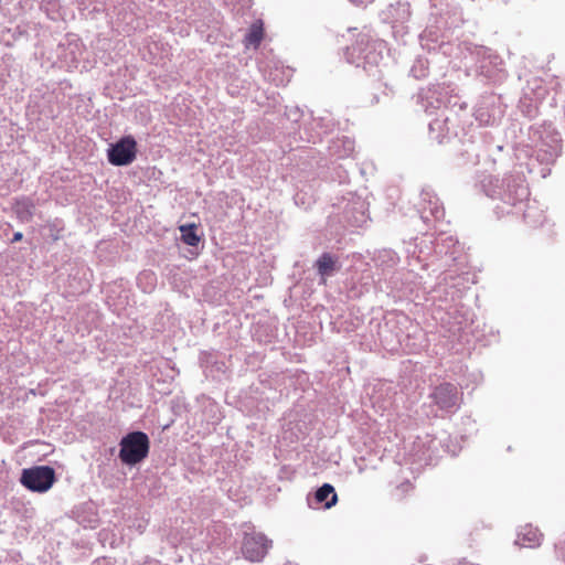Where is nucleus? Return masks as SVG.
<instances>
[{
  "label": "nucleus",
  "instance_id": "obj_1",
  "mask_svg": "<svg viewBox=\"0 0 565 565\" xmlns=\"http://www.w3.org/2000/svg\"><path fill=\"white\" fill-rule=\"evenodd\" d=\"M119 446V459L121 462L135 466L148 457L150 440L146 433L132 431L121 438Z\"/></svg>",
  "mask_w": 565,
  "mask_h": 565
},
{
  "label": "nucleus",
  "instance_id": "obj_2",
  "mask_svg": "<svg viewBox=\"0 0 565 565\" xmlns=\"http://www.w3.org/2000/svg\"><path fill=\"white\" fill-rule=\"evenodd\" d=\"M20 481L26 489L33 492H45L55 481V471L49 466L24 469Z\"/></svg>",
  "mask_w": 565,
  "mask_h": 565
},
{
  "label": "nucleus",
  "instance_id": "obj_3",
  "mask_svg": "<svg viewBox=\"0 0 565 565\" xmlns=\"http://www.w3.org/2000/svg\"><path fill=\"white\" fill-rule=\"evenodd\" d=\"M137 142L132 136H125L107 149L109 163L116 167L128 166L137 157Z\"/></svg>",
  "mask_w": 565,
  "mask_h": 565
},
{
  "label": "nucleus",
  "instance_id": "obj_4",
  "mask_svg": "<svg viewBox=\"0 0 565 565\" xmlns=\"http://www.w3.org/2000/svg\"><path fill=\"white\" fill-rule=\"evenodd\" d=\"M271 542L262 533H247L243 540L242 552L250 562H259L267 554Z\"/></svg>",
  "mask_w": 565,
  "mask_h": 565
},
{
  "label": "nucleus",
  "instance_id": "obj_5",
  "mask_svg": "<svg viewBox=\"0 0 565 565\" xmlns=\"http://www.w3.org/2000/svg\"><path fill=\"white\" fill-rule=\"evenodd\" d=\"M431 396L441 409H449L458 402V390L454 384L444 383L434 390Z\"/></svg>",
  "mask_w": 565,
  "mask_h": 565
},
{
  "label": "nucleus",
  "instance_id": "obj_6",
  "mask_svg": "<svg viewBox=\"0 0 565 565\" xmlns=\"http://www.w3.org/2000/svg\"><path fill=\"white\" fill-rule=\"evenodd\" d=\"M542 533L532 525H525L518 534L516 543L522 547H536L542 542Z\"/></svg>",
  "mask_w": 565,
  "mask_h": 565
},
{
  "label": "nucleus",
  "instance_id": "obj_7",
  "mask_svg": "<svg viewBox=\"0 0 565 565\" xmlns=\"http://www.w3.org/2000/svg\"><path fill=\"white\" fill-rule=\"evenodd\" d=\"M315 499L318 503H322L326 509H330L335 505L338 495L331 484L324 483L316 491Z\"/></svg>",
  "mask_w": 565,
  "mask_h": 565
},
{
  "label": "nucleus",
  "instance_id": "obj_8",
  "mask_svg": "<svg viewBox=\"0 0 565 565\" xmlns=\"http://www.w3.org/2000/svg\"><path fill=\"white\" fill-rule=\"evenodd\" d=\"M263 38L264 23L262 20H257L250 25L247 34L245 35L244 42L247 46L252 45L254 47H258L260 42L263 41Z\"/></svg>",
  "mask_w": 565,
  "mask_h": 565
},
{
  "label": "nucleus",
  "instance_id": "obj_9",
  "mask_svg": "<svg viewBox=\"0 0 565 565\" xmlns=\"http://www.w3.org/2000/svg\"><path fill=\"white\" fill-rule=\"evenodd\" d=\"M198 225L184 224L179 226V231L181 232V239L184 244L189 246H198L201 242V237L196 233Z\"/></svg>",
  "mask_w": 565,
  "mask_h": 565
},
{
  "label": "nucleus",
  "instance_id": "obj_10",
  "mask_svg": "<svg viewBox=\"0 0 565 565\" xmlns=\"http://www.w3.org/2000/svg\"><path fill=\"white\" fill-rule=\"evenodd\" d=\"M335 266V259L329 253H323L317 260V269L321 276L329 275Z\"/></svg>",
  "mask_w": 565,
  "mask_h": 565
},
{
  "label": "nucleus",
  "instance_id": "obj_11",
  "mask_svg": "<svg viewBox=\"0 0 565 565\" xmlns=\"http://www.w3.org/2000/svg\"><path fill=\"white\" fill-rule=\"evenodd\" d=\"M17 206H18L17 212H18L19 215L21 214L20 207H23L28 212L29 216H32L31 209L33 207V205L31 203H29V202H18Z\"/></svg>",
  "mask_w": 565,
  "mask_h": 565
},
{
  "label": "nucleus",
  "instance_id": "obj_12",
  "mask_svg": "<svg viewBox=\"0 0 565 565\" xmlns=\"http://www.w3.org/2000/svg\"><path fill=\"white\" fill-rule=\"evenodd\" d=\"M23 238V234L21 232H17L13 235L12 243L20 242Z\"/></svg>",
  "mask_w": 565,
  "mask_h": 565
},
{
  "label": "nucleus",
  "instance_id": "obj_13",
  "mask_svg": "<svg viewBox=\"0 0 565 565\" xmlns=\"http://www.w3.org/2000/svg\"><path fill=\"white\" fill-rule=\"evenodd\" d=\"M350 1L355 4H366V3L372 2L373 0H350Z\"/></svg>",
  "mask_w": 565,
  "mask_h": 565
},
{
  "label": "nucleus",
  "instance_id": "obj_14",
  "mask_svg": "<svg viewBox=\"0 0 565 565\" xmlns=\"http://www.w3.org/2000/svg\"><path fill=\"white\" fill-rule=\"evenodd\" d=\"M142 277L154 280V275L152 273H145L142 274Z\"/></svg>",
  "mask_w": 565,
  "mask_h": 565
},
{
  "label": "nucleus",
  "instance_id": "obj_15",
  "mask_svg": "<svg viewBox=\"0 0 565 565\" xmlns=\"http://www.w3.org/2000/svg\"><path fill=\"white\" fill-rule=\"evenodd\" d=\"M58 238H60V235H58V234H56V233H53V239H54V241H57Z\"/></svg>",
  "mask_w": 565,
  "mask_h": 565
},
{
  "label": "nucleus",
  "instance_id": "obj_16",
  "mask_svg": "<svg viewBox=\"0 0 565 565\" xmlns=\"http://www.w3.org/2000/svg\"><path fill=\"white\" fill-rule=\"evenodd\" d=\"M58 238H60V235H58V234H56V233H53V239H54V241H57Z\"/></svg>",
  "mask_w": 565,
  "mask_h": 565
},
{
  "label": "nucleus",
  "instance_id": "obj_17",
  "mask_svg": "<svg viewBox=\"0 0 565 565\" xmlns=\"http://www.w3.org/2000/svg\"><path fill=\"white\" fill-rule=\"evenodd\" d=\"M457 565H473V564L468 563V562H460V563H458Z\"/></svg>",
  "mask_w": 565,
  "mask_h": 565
}]
</instances>
